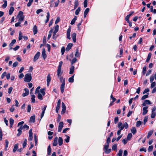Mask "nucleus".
Returning <instances> with one entry per match:
<instances>
[{"label": "nucleus", "instance_id": "f257e3e1", "mask_svg": "<svg viewBox=\"0 0 156 156\" xmlns=\"http://www.w3.org/2000/svg\"><path fill=\"white\" fill-rule=\"evenodd\" d=\"M62 64L63 62L62 61L59 62L57 70V75L58 77L60 76L62 73V72H61L62 66Z\"/></svg>", "mask_w": 156, "mask_h": 156}, {"label": "nucleus", "instance_id": "f03ea898", "mask_svg": "<svg viewBox=\"0 0 156 156\" xmlns=\"http://www.w3.org/2000/svg\"><path fill=\"white\" fill-rule=\"evenodd\" d=\"M32 79L31 75L30 73H28L26 74L24 78V80L26 82H29Z\"/></svg>", "mask_w": 156, "mask_h": 156}, {"label": "nucleus", "instance_id": "7ed1b4c3", "mask_svg": "<svg viewBox=\"0 0 156 156\" xmlns=\"http://www.w3.org/2000/svg\"><path fill=\"white\" fill-rule=\"evenodd\" d=\"M23 13L22 11H20L19 12L17 15V16L19 17V21L21 22L23 20L24 17L23 15Z\"/></svg>", "mask_w": 156, "mask_h": 156}, {"label": "nucleus", "instance_id": "20e7f679", "mask_svg": "<svg viewBox=\"0 0 156 156\" xmlns=\"http://www.w3.org/2000/svg\"><path fill=\"white\" fill-rule=\"evenodd\" d=\"M61 104V100L60 99H59L57 102V105L56 107V113H58V111L60 108V105Z\"/></svg>", "mask_w": 156, "mask_h": 156}, {"label": "nucleus", "instance_id": "39448f33", "mask_svg": "<svg viewBox=\"0 0 156 156\" xmlns=\"http://www.w3.org/2000/svg\"><path fill=\"white\" fill-rule=\"evenodd\" d=\"M63 122H59L58 126V132H60L62 129L63 126Z\"/></svg>", "mask_w": 156, "mask_h": 156}, {"label": "nucleus", "instance_id": "423d86ee", "mask_svg": "<svg viewBox=\"0 0 156 156\" xmlns=\"http://www.w3.org/2000/svg\"><path fill=\"white\" fill-rule=\"evenodd\" d=\"M40 52L39 51H38L37 53L35 55L33 59V61L34 62H36L38 59L40 55Z\"/></svg>", "mask_w": 156, "mask_h": 156}, {"label": "nucleus", "instance_id": "0eeeda50", "mask_svg": "<svg viewBox=\"0 0 156 156\" xmlns=\"http://www.w3.org/2000/svg\"><path fill=\"white\" fill-rule=\"evenodd\" d=\"M65 83L64 80L62 82L61 84L60 87L61 91L62 93H63L64 91L65 86Z\"/></svg>", "mask_w": 156, "mask_h": 156}, {"label": "nucleus", "instance_id": "6e6552de", "mask_svg": "<svg viewBox=\"0 0 156 156\" xmlns=\"http://www.w3.org/2000/svg\"><path fill=\"white\" fill-rule=\"evenodd\" d=\"M62 110L61 112V114H64L66 112V107L65 104L63 102L62 103Z\"/></svg>", "mask_w": 156, "mask_h": 156}, {"label": "nucleus", "instance_id": "1a4fd4ad", "mask_svg": "<svg viewBox=\"0 0 156 156\" xmlns=\"http://www.w3.org/2000/svg\"><path fill=\"white\" fill-rule=\"evenodd\" d=\"M16 39H13L11 43H10L9 45V50H11L12 49V46L13 44L16 43Z\"/></svg>", "mask_w": 156, "mask_h": 156}, {"label": "nucleus", "instance_id": "9d476101", "mask_svg": "<svg viewBox=\"0 0 156 156\" xmlns=\"http://www.w3.org/2000/svg\"><path fill=\"white\" fill-rule=\"evenodd\" d=\"M71 30V28L70 27H69L67 30V38L69 39H70V35Z\"/></svg>", "mask_w": 156, "mask_h": 156}, {"label": "nucleus", "instance_id": "9b49d317", "mask_svg": "<svg viewBox=\"0 0 156 156\" xmlns=\"http://www.w3.org/2000/svg\"><path fill=\"white\" fill-rule=\"evenodd\" d=\"M148 108V107L146 106L144 107L143 108V112L142 114L143 115H145L147 112L148 110L147 109Z\"/></svg>", "mask_w": 156, "mask_h": 156}, {"label": "nucleus", "instance_id": "f8f14e48", "mask_svg": "<svg viewBox=\"0 0 156 156\" xmlns=\"http://www.w3.org/2000/svg\"><path fill=\"white\" fill-rule=\"evenodd\" d=\"M42 55L44 59H45L47 58V56L46 54V51L45 49L44 48L42 53Z\"/></svg>", "mask_w": 156, "mask_h": 156}, {"label": "nucleus", "instance_id": "ddd939ff", "mask_svg": "<svg viewBox=\"0 0 156 156\" xmlns=\"http://www.w3.org/2000/svg\"><path fill=\"white\" fill-rule=\"evenodd\" d=\"M22 129H23V128H22V126H21L17 129V131L18 132V133L17 134V136H19L22 133Z\"/></svg>", "mask_w": 156, "mask_h": 156}, {"label": "nucleus", "instance_id": "4468645a", "mask_svg": "<svg viewBox=\"0 0 156 156\" xmlns=\"http://www.w3.org/2000/svg\"><path fill=\"white\" fill-rule=\"evenodd\" d=\"M58 138L57 136L55 137L54 139L53 142V145L54 146H56L58 144Z\"/></svg>", "mask_w": 156, "mask_h": 156}, {"label": "nucleus", "instance_id": "2eb2a0df", "mask_svg": "<svg viewBox=\"0 0 156 156\" xmlns=\"http://www.w3.org/2000/svg\"><path fill=\"white\" fill-rule=\"evenodd\" d=\"M118 127L119 128V130H120L121 131L123 129L124 127L122 125V124L121 122H119L118 124Z\"/></svg>", "mask_w": 156, "mask_h": 156}, {"label": "nucleus", "instance_id": "dca6fc26", "mask_svg": "<svg viewBox=\"0 0 156 156\" xmlns=\"http://www.w3.org/2000/svg\"><path fill=\"white\" fill-rule=\"evenodd\" d=\"M151 103L149 100H145L142 104V105L144 106H145L147 104L151 105Z\"/></svg>", "mask_w": 156, "mask_h": 156}, {"label": "nucleus", "instance_id": "f3484780", "mask_svg": "<svg viewBox=\"0 0 156 156\" xmlns=\"http://www.w3.org/2000/svg\"><path fill=\"white\" fill-rule=\"evenodd\" d=\"M24 90L25 91V93H23L22 94V96L23 97L27 96L29 94V90L27 88H25L24 89Z\"/></svg>", "mask_w": 156, "mask_h": 156}, {"label": "nucleus", "instance_id": "a211bd4d", "mask_svg": "<svg viewBox=\"0 0 156 156\" xmlns=\"http://www.w3.org/2000/svg\"><path fill=\"white\" fill-rule=\"evenodd\" d=\"M35 115H34L30 117V122L34 123L35 121Z\"/></svg>", "mask_w": 156, "mask_h": 156}, {"label": "nucleus", "instance_id": "6ab92c4d", "mask_svg": "<svg viewBox=\"0 0 156 156\" xmlns=\"http://www.w3.org/2000/svg\"><path fill=\"white\" fill-rule=\"evenodd\" d=\"M73 44L72 43H69L68 45L66 48V50L67 51H69L70 49L71 48L72 46H73Z\"/></svg>", "mask_w": 156, "mask_h": 156}, {"label": "nucleus", "instance_id": "aec40b11", "mask_svg": "<svg viewBox=\"0 0 156 156\" xmlns=\"http://www.w3.org/2000/svg\"><path fill=\"white\" fill-rule=\"evenodd\" d=\"M71 36L73 42H76V34L75 33H74L72 34Z\"/></svg>", "mask_w": 156, "mask_h": 156}, {"label": "nucleus", "instance_id": "412c9836", "mask_svg": "<svg viewBox=\"0 0 156 156\" xmlns=\"http://www.w3.org/2000/svg\"><path fill=\"white\" fill-rule=\"evenodd\" d=\"M75 67L73 66H72L70 68V71L69 72V74H73L74 72V70Z\"/></svg>", "mask_w": 156, "mask_h": 156}, {"label": "nucleus", "instance_id": "4be33fe9", "mask_svg": "<svg viewBox=\"0 0 156 156\" xmlns=\"http://www.w3.org/2000/svg\"><path fill=\"white\" fill-rule=\"evenodd\" d=\"M33 31L34 34L35 35L37 34V27L36 25H34L33 28Z\"/></svg>", "mask_w": 156, "mask_h": 156}, {"label": "nucleus", "instance_id": "5701e85b", "mask_svg": "<svg viewBox=\"0 0 156 156\" xmlns=\"http://www.w3.org/2000/svg\"><path fill=\"white\" fill-rule=\"evenodd\" d=\"M63 142V140L62 138L61 137H59L58 138V143L59 146H61Z\"/></svg>", "mask_w": 156, "mask_h": 156}, {"label": "nucleus", "instance_id": "b1692460", "mask_svg": "<svg viewBox=\"0 0 156 156\" xmlns=\"http://www.w3.org/2000/svg\"><path fill=\"white\" fill-rule=\"evenodd\" d=\"M59 26L58 25H56L55 28V30L53 31V34H56V33L58 31Z\"/></svg>", "mask_w": 156, "mask_h": 156}, {"label": "nucleus", "instance_id": "393cba45", "mask_svg": "<svg viewBox=\"0 0 156 156\" xmlns=\"http://www.w3.org/2000/svg\"><path fill=\"white\" fill-rule=\"evenodd\" d=\"M14 10V7L12 6L11 7L9 10V14L10 15H11V14H12Z\"/></svg>", "mask_w": 156, "mask_h": 156}, {"label": "nucleus", "instance_id": "a878e982", "mask_svg": "<svg viewBox=\"0 0 156 156\" xmlns=\"http://www.w3.org/2000/svg\"><path fill=\"white\" fill-rule=\"evenodd\" d=\"M89 8H87L86 9L84 12V18L86 17V16L87 13H88L89 11Z\"/></svg>", "mask_w": 156, "mask_h": 156}, {"label": "nucleus", "instance_id": "bb28decb", "mask_svg": "<svg viewBox=\"0 0 156 156\" xmlns=\"http://www.w3.org/2000/svg\"><path fill=\"white\" fill-rule=\"evenodd\" d=\"M75 75L74 74L71 77H69L68 79V81L69 83H73L74 82V77Z\"/></svg>", "mask_w": 156, "mask_h": 156}, {"label": "nucleus", "instance_id": "cd10ccee", "mask_svg": "<svg viewBox=\"0 0 156 156\" xmlns=\"http://www.w3.org/2000/svg\"><path fill=\"white\" fill-rule=\"evenodd\" d=\"M18 144H16L14 145L13 149V152L15 153L18 149Z\"/></svg>", "mask_w": 156, "mask_h": 156}, {"label": "nucleus", "instance_id": "c85d7f7f", "mask_svg": "<svg viewBox=\"0 0 156 156\" xmlns=\"http://www.w3.org/2000/svg\"><path fill=\"white\" fill-rule=\"evenodd\" d=\"M47 151H48V155H50L51 154V147L50 145H49L47 149Z\"/></svg>", "mask_w": 156, "mask_h": 156}, {"label": "nucleus", "instance_id": "c756f323", "mask_svg": "<svg viewBox=\"0 0 156 156\" xmlns=\"http://www.w3.org/2000/svg\"><path fill=\"white\" fill-rule=\"evenodd\" d=\"M46 20L45 21V23H47L49 20V18H50V14L49 12H48L47 13V15L46 16Z\"/></svg>", "mask_w": 156, "mask_h": 156}, {"label": "nucleus", "instance_id": "7c9ffc66", "mask_svg": "<svg viewBox=\"0 0 156 156\" xmlns=\"http://www.w3.org/2000/svg\"><path fill=\"white\" fill-rule=\"evenodd\" d=\"M153 132V130H151L149 131L148 134L147 135V138L148 139H149L150 137L152 135Z\"/></svg>", "mask_w": 156, "mask_h": 156}, {"label": "nucleus", "instance_id": "2f4dec72", "mask_svg": "<svg viewBox=\"0 0 156 156\" xmlns=\"http://www.w3.org/2000/svg\"><path fill=\"white\" fill-rule=\"evenodd\" d=\"M77 16H75L74 17V18L73 19V20H72L70 24L71 25H73L74 24L75 21L77 20Z\"/></svg>", "mask_w": 156, "mask_h": 156}, {"label": "nucleus", "instance_id": "473e14b6", "mask_svg": "<svg viewBox=\"0 0 156 156\" xmlns=\"http://www.w3.org/2000/svg\"><path fill=\"white\" fill-rule=\"evenodd\" d=\"M79 5V3L78 0H75V3H74V9H75Z\"/></svg>", "mask_w": 156, "mask_h": 156}, {"label": "nucleus", "instance_id": "72a5a7b5", "mask_svg": "<svg viewBox=\"0 0 156 156\" xmlns=\"http://www.w3.org/2000/svg\"><path fill=\"white\" fill-rule=\"evenodd\" d=\"M136 132V129L135 127H133L131 129V132L133 133V134H135Z\"/></svg>", "mask_w": 156, "mask_h": 156}, {"label": "nucleus", "instance_id": "f704fd0d", "mask_svg": "<svg viewBox=\"0 0 156 156\" xmlns=\"http://www.w3.org/2000/svg\"><path fill=\"white\" fill-rule=\"evenodd\" d=\"M5 151H7V147H8V145L9 144V141L6 140H5Z\"/></svg>", "mask_w": 156, "mask_h": 156}, {"label": "nucleus", "instance_id": "c9c22d12", "mask_svg": "<svg viewBox=\"0 0 156 156\" xmlns=\"http://www.w3.org/2000/svg\"><path fill=\"white\" fill-rule=\"evenodd\" d=\"M23 129L24 130H28L29 128V126L25 124L23 126H22Z\"/></svg>", "mask_w": 156, "mask_h": 156}, {"label": "nucleus", "instance_id": "e433bc0d", "mask_svg": "<svg viewBox=\"0 0 156 156\" xmlns=\"http://www.w3.org/2000/svg\"><path fill=\"white\" fill-rule=\"evenodd\" d=\"M80 7H78V9H76V10L75 11V14L76 15H78L79 14V12L80 11Z\"/></svg>", "mask_w": 156, "mask_h": 156}, {"label": "nucleus", "instance_id": "4c0bfd02", "mask_svg": "<svg viewBox=\"0 0 156 156\" xmlns=\"http://www.w3.org/2000/svg\"><path fill=\"white\" fill-rule=\"evenodd\" d=\"M151 53H149L147 57L146 60L147 62H148L149 61L151 57Z\"/></svg>", "mask_w": 156, "mask_h": 156}, {"label": "nucleus", "instance_id": "58836bf2", "mask_svg": "<svg viewBox=\"0 0 156 156\" xmlns=\"http://www.w3.org/2000/svg\"><path fill=\"white\" fill-rule=\"evenodd\" d=\"M14 120L12 118H10L9 119V123L11 127H12L14 123Z\"/></svg>", "mask_w": 156, "mask_h": 156}, {"label": "nucleus", "instance_id": "ea45409f", "mask_svg": "<svg viewBox=\"0 0 156 156\" xmlns=\"http://www.w3.org/2000/svg\"><path fill=\"white\" fill-rule=\"evenodd\" d=\"M35 96L34 95H31V102L32 103H34L35 102Z\"/></svg>", "mask_w": 156, "mask_h": 156}, {"label": "nucleus", "instance_id": "a19ab883", "mask_svg": "<svg viewBox=\"0 0 156 156\" xmlns=\"http://www.w3.org/2000/svg\"><path fill=\"white\" fill-rule=\"evenodd\" d=\"M142 122L140 121H137L136 122V126L137 127H139L142 124Z\"/></svg>", "mask_w": 156, "mask_h": 156}, {"label": "nucleus", "instance_id": "79ce46f5", "mask_svg": "<svg viewBox=\"0 0 156 156\" xmlns=\"http://www.w3.org/2000/svg\"><path fill=\"white\" fill-rule=\"evenodd\" d=\"M7 5V1L6 0H5L4 1V3L2 5V7L4 8H6Z\"/></svg>", "mask_w": 156, "mask_h": 156}, {"label": "nucleus", "instance_id": "37998d69", "mask_svg": "<svg viewBox=\"0 0 156 156\" xmlns=\"http://www.w3.org/2000/svg\"><path fill=\"white\" fill-rule=\"evenodd\" d=\"M23 37L22 36V34L21 31L19 32V40L20 41L22 39Z\"/></svg>", "mask_w": 156, "mask_h": 156}, {"label": "nucleus", "instance_id": "c03bdc74", "mask_svg": "<svg viewBox=\"0 0 156 156\" xmlns=\"http://www.w3.org/2000/svg\"><path fill=\"white\" fill-rule=\"evenodd\" d=\"M27 141V139H25L23 144V148H24L26 146Z\"/></svg>", "mask_w": 156, "mask_h": 156}, {"label": "nucleus", "instance_id": "a18cd8bd", "mask_svg": "<svg viewBox=\"0 0 156 156\" xmlns=\"http://www.w3.org/2000/svg\"><path fill=\"white\" fill-rule=\"evenodd\" d=\"M78 51V49L77 48L76 49V52L75 55V56L76 57H78L80 56V54Z\"/></svg>", "mask_w": 156, "mask_h": 156}, {"label": "nucleus", "instance_id": "49530a36", "mask_svg": "<svg viewBox=\"0 0 156 156\" xmlns=\"http://www.w3.org/2000/svg\"><path fill=\"white\" fill-rule=\"evenodd\" d=\"M51 80V78L50 74H48L47 76V82H50Z\"/></svg>", "mask_w": 156, "mask_h": 156}, {"label": "nucleus", "instance_id": "de8ad7c7", "mask_svg": "<svg viewBox=\"0 0 156 156\" xmlns=\"http://www.w3.org/2000/svg\"><path fill=\"white\" fill-rule=\"evenodd\" d=\"M38 98L39 99L41 100H43V99L42 95L40 93H39L38 94Z\"/></svg>", "mask_w": 156, "mask_h": 156}, {"label": "nucleus", "instance_id": "09e8293b", "mask_svg": "<svg viewBox=\"0 0 156 156\" xmlns=\"http://www.w3.org/2000/svg\"><path fill=\"white\" fill-rule=\"evenodd\" d=\"M41 87L40 86L38 87L36 89L35 94H38L39 93V90Z\"/></svg>", "mask_w": 156, "mask_h": 156}, {"label": "nucleus", "instance_id": "8fccbe9b", "mask_svg": "<svg viewBox=\"0 0 156 156\" xmlns=\"http://www.w3.org/2000/svg\"><path fill=\"white\" fill-rule=\"evenodd\" d=\"M153 146L152 145H151L149 147L148 149V152H151L153 149Z\"/></svg>", "mask_w": 156, "mask_h": 156}, {"label": "nucleus", "instance_id": "3c124183", "mask_svg": "<svg viewBox=\"0 0 156 156\" xmlns=\"http://www.w3.org/2000/svg\"><path fill=\"white\" fill-rule=\"evenodd\" d=\"M122 151L120 149L119 150L118 153L117 154V156H122Z\"/></svg>", "mask_w": 156, "mask_h": 156}, {"label": "nucleus", "instance_id": "603ef678", "mask_svg": "<svg viewBox=\"0 0 156 156\" xmlns=\"http://www.w3.org/2000/svg\"><path fill=\"white\" fill-rule=\"evenodd\" d=\"M123 127L125 128L126 129H127L128 127V125L126 122H125L123 125Z\"/></svg>", "mask_w": 156, "mask_h": 156}, {"label": "nucleus", "instance_id": "864d4df0", "mask_svg": "<svg viewBox=\"0 0 156 156\" xmlns=\"http://www.w3.org/2000/svg\"><path fill=\"white\" fill-rule=\"evenodd\" d=\"M33 0H29V2L27 4V6L28 7H30L33 2Z\"/></svg>", "mask_w": 156, "mask_h": 156}, {"label": "nucleus", "instance_id": "5fc2aeb1", "mask_svg": "<svg viewBox=\"0 0 156 156\" xmlns=\"http://www.w3.org/2000/svg\"><path fill=\"white\" fill-rule=\"evenodd\" d=\"M66 136L67 137V138L65 139V141L66 143H68L69 141L70 137L66 135Z\"/></svg>", "mask_w": 156, "mask_h": 156}, {"label": "nucleus", "instance_id": "6e6d98bb", "mask_svg": "<svg viewBox=\"0 0 156 156\" xmlns=\"http://www.w3.org/2000/svg\"><path fill=\"white\" fill-rule=\"evenodd\" d=\"M83 5L84 8L87 7V0H84L83 2Z\"/></svg>", "mask_w": 156, "mask_h": 156}, {"label": "nucleus", "instance_id": "4d7b16f0", "mask_svg": "<svg viewBox=\"0 0 156 156\" xmlns=\"http://www.w3.org/2000/svg\"><path fill=\"white\" fill-rule=\"evenodd\" d=\"M112 149L113 150L115 151L117 150V145L116 144H114L112 146Z\"/></svg>", "mask_w": 156, "mask_h": 156}, {"label": "nucleus", "instance_id": "13d9d810", "mask_svg": "<svg viewBox=\"0 0 156 156\" xmlns=\"http://www.w3.org/2000/svg\"><path fill=\"white\" fill-rule=\"evenodd\" d=\"M105 153L106 154H109L111 151V149H107L105 150Z\"/></svg>", "mask_w": 156, "mask_h": 156}, {"label": "nucleus", "instance_id": "bf43d9fd", "mask_svg": "<svg viewBox=\"0 0 156 156\" xmlns=\"http://www.w3.org/2000/svg\"><path fill=\"white\" fill-rule=\"evenodd\" d=\"M45 90L44 89H42L40 90V92L43 96H44L45 94Z\"/></svg>", "mask_w": 156, "mask_h": 156}, {"label": "nucleus", "instance_id": "052dcab7", "mask_svg": "<svg viewBox=\"0 0 156 156\" xmlns=\"http://www.w3.org/2000/svg\"><path fill=\"white\" fill-rule=\"evenodd\" d=\"M65 50V47H62L61 49V52L62 53V55H63L64 54V52Z\"/></svg>", "mask_w": 156, "mask_h": 156}, {"label": "nucleus", "instance_id": "680f3d73", "mask_svg": "<svg viewBox=\"0 0 156 156\" xmlns=\"http://www.w3.org/2000/svg\"><path fill=\"white\" fill-rule=\"evenodd\" d=\"M109 146V144L106 143V144H105L104 145V150L107 149L108 148Z\"/></svg>", "mask_w": 156, "mask_h": 156}, {"label": "nucleus", "instance_id": "e2e57ef3", "mask_svg": "<svg viewBox=\"0 0 156 156\" xmlns=\"http://www.w3.org/2000/svg\"><path fill=\"white\" fill-rule=\"evenodd\" d=\"M148 97V94H145L142 97L141 99L142 100H144L146 98H147Z\"/></svg>", "mask_w": 156, "mask_h": 156}, {"label": "nucleus", "instance_id": "0e129e2a", "mask_svg": "<svg viewBox=\"0 0 156 156\" xmlns=\"http://www.w3.org/2000/svg\"><path fill=\"white\" fill-rule=\"evenodd\" d=\"M132 137V134L130 133H128V134L127 135V139L128 140H129Z\"/></svg>", "mask_w": 156, "mask_h": 156}, {"label": "nucleus", "instance_id": "69168bd1", "mask_svg": "<svg viewBox=\"0 0 156 156\" xmlns=\"http://www.w3.org/2000/svg\"><path fill=\"white\" fill-rule=\"evenodd\" d=\"M148 120V117L147 116H146L144 120V124L145 125L146 123Z\"/></svg>", "mask_w": 156, "mask_h": 156}, {"label": "nucleus", "instance_id": "338daca9", "mask_svg": "<svg viewBox=\"0 0 156 156\" xmlns=\"http://www.w3.org/2000/svg\"><path fill=\"white\" fill-rule=\"evenodd\" d=\"M18 62H15L13 63L12 65L13 67L14 68L16 67L18 65Z\"/></svg>", "mask_w": 156, "mask_h": 156}, {"label": "nucleus", "instance_id": "774afa93", "mask_svg": "<svg viewBox=\"0 0 156 156\" xmlns=\"http://www.w3.org/2000/svg\"><path fill=\"white\" fill-rule=\"evenodd\" d=\"M77 61V59L76 58H74L71 61V65H73Z\"/></svg>", "mask_w": 156, "mask_h": 156}]
</instances>
